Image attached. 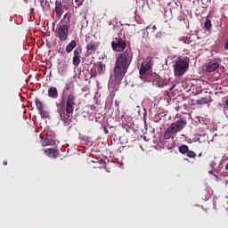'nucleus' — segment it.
Wrapping results in <instances>:
<instances>
[{"mask_svg": "<svg viewBox=\"0 0 228 228\" xmlns=\"http://www.w3.org/2000/svg\"><path fill=\"white\" fill-rule=\"evenodd\" d=\"M186 124L188 122L186 119L180 118L179 120H176L175 122L172 123L166 130L164 134L165 140H170L175 133H179L180 131H183L184 127H186Z\"/></svg>", "mask_w": 228, "mask_h": 228, "instance_id": "nucleus-4", "label": "nucleus"}, {"mask_svg": "<svg viewBox=\"0 0 228 228\" xmlns=\"http://www.w3.org/2000/svg\"><path fill=\"white\" fill-rule=\"evenodd\" d=\"M155 79H156V86H159V88H163V86H167L168 85V80H167V78H162L159 76L156 75Z\"/></svg>", "mask_w": 228, "mask_h": 228, "instance_id": "nucleus-13", "label": "nucleus"}, {"mask_svg": "<svg viewBox=\"0 0 228 228\" xmlns=\"http://www.w3.org/2000/svg\"><path fill=\"white\" fill-rule=\"evenodd\" d=\"M51 145V138H49V136H45L44 139H43V142H42V146L43 147H47Z\"/></svg>", "mask_w": 228, "mask_h": 228, "instance_id": "nucleus-20", "label": "nucleus"}, {"mask_svg": "<svg viewBox=\"0 0 228 228\" xmlns=\"http://www.w3.org/2000/svg\"><path fill=\"white\" fill-rule=\"evenodd\" d=\"M122 127H123V129H126V133H130L131 128L129 127V125L123 123Z\"/></svg>", "mask_w": 228, "mask_h": 228, "instance_id": "nucleus-25", "label": "nucleus"}, {"mask_svg": "<svg viewBox=\"0 0 228 228\" xmlns=\"http://www.w3.org/2000/svg\"><path fill=\"white\" fill-rule=\"evenodd\" d=\"M64 10H63V4H61V1H56L55 2V15H56V20H60V19H61L63 13H64Z\"/></svg>", "mask_w": 228, "mask_h": 228, "instance_id": "nucleus-11", "label": "nucleus"}, {"mask_svg": "<svg viewBox=\"0 0 228 228\" xmlns=\"http://www.w3.org/2000/svg\"><path fill=\"white\" fill-rule=\"evenodd\" d=\"M131 61H133V51H131V48H127L117 56L113 69L114 80L117 85L122 83V79L127 74Z\"/></svg>", "mask_w": 228, "mask_h": 228, "instance_id": "nucleus-1", "label": "nucleus"}, {"mask_svg": "<svg viewBox=\"0 0 228 228\" xmlns=\"http://www.w3.org/2000/svg\"><path fill=\"white\" fill-rule=\"evenodd\" d=\"M98 163H99L100 165H106V161H104V159H100L98 160Z\"/></svg>", "mask_w": 228, "mask_h": 228, "instance_id": "nucleus-28", "label": "nucleus"}, {"mask_svg": "<svg viewBox=\"0 0 228 228\" xmlns=\"http://www.w3.org/2000/svg\"><path fill=\"white\" fill-rule=\"evenodd\" d=\"M36 107L37 110H38V113L41 117L44 118H48L49 117V112L45 111L44 108H45V105H44V102L40 101L39 99L35 100Z\"/></svg>", "mask_w": 228, "mask_h": 228, "instance_id": "nucleus-9", "label": "nucleus"}, {"mask_svg": "<svg viewBox=\"0 0 228 228\" xmlns=\"http://www.w3.org/2000/svg\"><path fill=\"white\" fill-rule=\"evenodd\" d=\"M66 109L65 112L60 114L61 119L64 124H72V115L74 114V106H76V93L74 91L69 92L66 98Z\"/></svg>", "mask_w": 228, "mask_h": 228, "instance_id": "nucleus-2", "label": "nucleus"}, {"mask_svg": "<svg viewBox=\"0 0 228 228\" xmlns=\"http://www.w3.org/2000/svg\"><path fill=\"white\" fill-rule=\"evenodd\" d=\"M152 65H154V61L151 59H147L146 61H142L141 64V68L139 69V74L141 77H145V74L149 72L152 69Z\"/></svg>", "mask_w": 228, "mask_h": 228, "instance_id": "nucleus-7", "label": "nucleus"}, {"mask_svg": "<svg viewBox=\"0 0 228 228\" xmlns=\"http://www.w3.org/2000/svg\"><path fill=\"white\" fill-rule=\"evenodd\" d=\"M45 154H46V156L49 158L56 159V158H58V154H60V150L56 148H48L45 151Z\"/></svg>", "mask_w": 228, "mask_h": 228, "instance_id": "nucleus-12", "label": "nucleus"}, {"mask_svg": "<svg viewBox=\"0 0 228 228\" xmlns=\"http://www.w3.org/2000/svg\"><path fill=\"white\" fill-rule=\"evenodd\" d=\"M81 53H82L81 48H76L73 51L72 61L75 67H79V63H81Z\"/></svg>", "mask_w": 228, "mask_h": 228, "instance_id": "nucleus-10", "label": "nucleus"}, {"mask_svg": "<svg viewBox=\"0 0 228 228\" xmlns=\"http://www.w3.org/2000/svg\"><path fill=\"white\" fill-rule=\"evenodd\" d=\"M94 67L99 75L104 74L106 70V65L102 64V62H98V64Z\"/></svg>", "mask_w": 228, "mask_h": 228, "instance_id": "nucleus-18", "label": "nucleus"}, {"mask_svg": "<svg viewBox=\"0 0 228 228\" xmlns=\"http://www.w3.org/2000/svg\"><path fill=\"white\" fill-rule=\"evenodd\" d=\"M178 151L180 152V154L186 155L187 158H190L191 159H195V158H197V153L190 150V148L186 144H182L181 146H179Z\"/></svg>", "mask_w": 228, "mask_h": 228, "instance_id": "nucleus-8", "label": "nucleus"}, {"mask_svg": "<svg viewBox=\"0 0 228 228\" xmlns=\"http://www.w3.org/2000/svg\"><path fill=\"white\" fill-rule=\"evenodd\" d=\"M175 77L184 76L190 69V59L188 57L177 58L173 65Z\"/></svg>", "mask_w": 228, "mask_h": 228, "instance_id": "nucleus-3", "label": "nucleus"}, {"mask_svg": "<svg viewBox=\"0 0 228 228\" xmlns=\"http://www.w3.org/2000/svg\"><path fill=\"white\" fill-rule=\"evenodd\" d=\"M97 47H99V45H97V44L94 43V42H90L89 44H87L86 45V50H87V53L89 51H97Z\"/></svg>", "mask_w": 228, "mask_h": 228, "instance_id": "nucleus-19", "label": "nucleus"}, {"mask_svg": "<svg viewBox=\"0 0 228 228\" xmlns=\"http://www.w3.org/2000/svg\"><path fill=\"white\" fill-rule=\"evenodd\" d=\"M218 67H220V63H218V61L209 62L207 65L206 72H215Z\"/></svg>", "mask_w": 228, "mask_h": 228, "instance_id": "nucleus-15", "label": "nucleus"}, {"mask_svg": "<svg viewBox=\"0 0 228 228\" xmlns=\"http://www.w3.org/2000/svg\"><path fill=\"white\" fill-rule=\"evenodd\" d=\"M111 47L113 51L120 53L124 51L126 47H127V43L122 37H118L115 39V41L111 42Z\"/></svg>", "mask_w": 228, "mask_h": 228, "instance_id": "nucleus-6", "label": "nucleus"}, {"mask_svg": "<svg viewBox=\"0 0 228 228\" xmlns=\"http://www.w3.org/2000/svg\"><path fill=\"white\" fill-rule=\"evenodd\" d=\"M59 53H63V52H61V49H59Z\"/></svg>", "mask_w": 228, "mask_h": 228, "instance_id": "nucleus-33", "label": "nucleus"}, {"mask_svg": "<svg viewBox=\"0 0 228 228\" xmlns=\"http://www.w3.org/2000/svg\"><path fill=\"white\" fill-rule=\"evenodd\" d=\"M70 17H72V14L70 12H67L66 14H64L63 19L61 20H67L68 24H70Z\"/></svg>", "mask_w": 228, "mask_h": 228, "instance_id": "nucleus-22", "label": "nucleus"}, {"mask_svg": "<svg viewBox=\"0 0 228 228\" xmlns=\"http://www.w3.org/2000/svg\"><path fill=\"white\" fill-rule=\"evenodd\" d=\"M77 47V42L76 40H71L67 45H66V53H69L74 51Z\"/></svg>", "mask_w": 228, "mask_h": 228, "instance_id": "nucleus-16", "label": "nucleus"}, {"mask_svg": "<svg viewBox=\"0 0 228 228\" xmlns=\"http://www.w3.org/2000/svg\"><path fill=\"white\" fill-rule=\"evenodd\" d=\"M65 70H67V64L62 65V67L59 69V74H63Z\"/></svg>", "mask_w": 228, "mask_h": 228, "instance_id": "nucleus-24", "label": "nucleus"}, {"mask_svg": "<svg viewBox=\"0 0 228 228\" xmlns=\"http://www.w3.org/2000/svg\"><path fill=\"white\" fill-rule=\"evenodd\" d=\"M3 165H4V166L8 165V161L4 160Z\"/></svg>", "mask_w": 228, "mask_h": 228, "instance_id": "nucleus-29", "label": "nucleus"}, {"mask_svg": "<svg viewBox=\"0 0 228 228\" xmlns=\"http://www.w3.org/2000/svg\"><path fill=\"white\" fill-rule=\"evenodd\" d=\"M211 20L207 19L204 23L205 29H211Z\"/></svg>", "mask_w": 228, "mask_h": 228, "instance_id": "nucleus-23", "label": "nucleus"}, {"mask_svg": "<svg viewBox=\"0 0 228 228\" xmlns=\"http://www.w3.org/2000/svg\"><path fill=\"white\" fill-rule=\"evenodd\" d=\"M48 97L50 99H58L59 94H58V88L54 86H51L48 88Z\"/></svg>", "mask_w": 228, "mask_h": 228, "instance_id": "nucleus-14", "label": "nucleus"}, {"mask_svg": "<svg viewBox=\"0 0 228 228\" xmlns=\"http://www.w3.org/2000/svg\"><path fill=\"white\" fill-rule=\"evenodd\" d=\"M69 29H70V27L67 24L57 26L55 37L59 38L60 42H67L69 40Z\"/></svg>", "mask_w": 228, "mask_h": 228, "instance_id": "nucleus-5", "label": "nucleus"}, {"mask_svg": "<svg viewBox=\"0 0 228 228\" xmlns=\"http://www.w3.org/2000/svg\"><path fill=\"white\" fill-rule=\"evenodd\" d=\"M198 156H199V158H200V156H202V152H200Z\"/></svg>", "mask_w": 228, "mask_h": 228, "instance_id": "nucleus-31", "label": "nucleus"}, {"mask_svg": "<svg viewBox=\"0 0 228 228\" xmlns=\"http://www.w3.org/2000/svg\"><path fill=\"white\" fill-rule=\"evenodd\" d=\"M69 88H70V86L69 84H67L66 90H69Z\"/></svg>", "mask_w": 228, "mask_h": 228, "instance_id": "nucleus-30", "label": "nucleus"}, {"mask_svg": "<svg viewBox=\"0 0 228 228\" xmlns=\"http://www.w3.org/2000/svg\"><path fill=\"white\" fill-rule=\"evenodd\" d=\"M183 44H190V39L188 37H183Z\"/></svg>", "mask_w": 228, "mask_h": 228, "instance_id": "nucleus-27", "label": "nucleus"}, {"mask_svg": "<svg viewBox=\"0 0 228 228\" xmlns=\"http://www.w3.org/2000/svg\"><path fill=\"white\" fill-rule=\"evenodd\" d=\"M211 102V97H202L199 100H196V104L199 106H203L204 104H209Z\"/></svg>", "mask_w": 228, "mask_h": 228, "instance_id": "nucleus-17", "label": "nucleus"}, {"mask_svg": "<svg viewBox=\"0 0 228 228\" xmlns=\"http://www.w3.org/2000/svg\"><path fill=\"white\" fill-rule=\"evenodd\" d=\"M89 74H90L91 77H97V74H99L98 71H97V68H95V66L93 67L90 69Z\"/></svg>", "mask_w": 228, "mask_h": 228, "instance_id": "nucleus-21", "label": "nucleus"}, {"mask_svg": "<svg viewBox=\"0 0 228 228\" xmlns=\"http://www.w3.org/2000/svg\"><path fill=\"white\" fill-rule=\"evenodd\" d=\"M210 167H211V168H216V162L211 161L210 162Z\"/></svg>", "mask_w": 228, "mask_h": 228, "instance_id": "nucleus-26", "label": "nucleus"}, {"mask_svg": "<svg viewBox=\"0 0 228 228\" xmlns=\"http://www.w3.org/2000/svg\"><path fill=\"white\" fill-rule=\"evenodd\" d=\"M225 168H226V170H228V163L226 164Z\"/></svg>", "mask_w": 228, "mask_h": 228, "instance_id": "nucleus-32", "label": "nucleus"}]
</instances>
